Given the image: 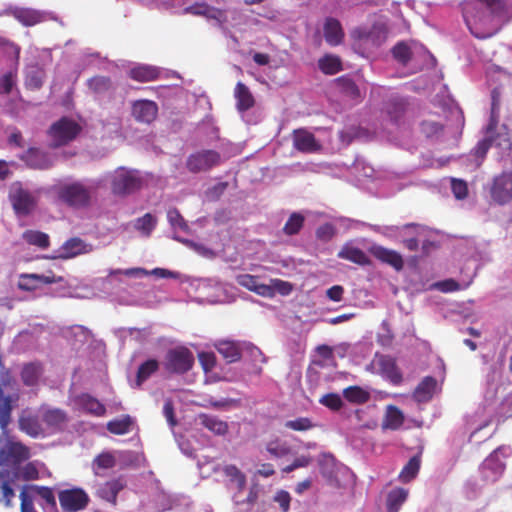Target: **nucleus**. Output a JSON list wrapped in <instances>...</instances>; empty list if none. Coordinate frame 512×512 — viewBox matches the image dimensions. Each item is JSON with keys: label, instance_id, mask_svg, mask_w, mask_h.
<instances>
[{"label": "nucleus", "instance_id": "f257e3e1", "mask_svg": "<svg viewBox=\"0 0 512 512\" xmlns=\"http://www.w3.org/2000/svg\"><path fill=\"white\" fill-rule=\"evenodd\" d=\"M462 11L468 28L478 38L495 35L512 19L507 0H469Z\"/></svg>", "mask_w": 512, "mask_h": 512}, {"label": "nucleus", "instance_id": "f03ea898", "mask_svg": "<svg viewBox=\"0 0 512 512\" xmlns=\"http://www.w3.org/2000/svg\"><path fill=\"white\" fill-rule=\"evenodd\" d=\"M51 190L57 202L71 208H85L91 203V190L80 181L59 183Z\"/></svg>", "mask_w": 512, "mask_h": 512}, {"label": "nucleus", "instance_id": "7ed1b4c3", "mask_svg": "<svg viewBox=\"0 0 512 512\" xmlns=\"http://www.w3.org/2000/svg\"><path fill=\"white\" fill-rule=\"evenodd\" d=\"M81 131L82 127L77 121L66 116L61 117L48 130V135L51 138L50 146L52 148L65 146L74 141Z\"/></svg>", "mask_w": 512, "mask_h": 512}, {"label": "nucleus", "instance_id": "20e7f679", "mask_svg": "<svg viewBox=\"0 0 512 512\" xmlns=\"http://www.w3.org/2000/svg\"><path fill=\"white\" fill-rule=\"evenodd\" d=\"M393 57L402 65L413 63L415 69H422L430 64L432 55L423 46L411 48L405 42H399L392 48Z\"/></svg>", "mask_w": 512, "mask_h": 512}, {"label": "nucleus", "instance_id": "39448f33", "mask_svg": "<svg viewBox=\"0 0 512 512\" xmlns=\"http://www.w3.org/2000/svg\"><path fill=\"white\" fill-rule=\"evenodd\" d=\"M143 179L136 170L117 168L111 175V189L115 195L125 196L139 190Z\"/></svg>", "mask_w": 512, "mask_h": 512}, {"label": "nucleus", "instance_id": "423d86ee", "mask_svg": "<svg viewBox=\"0 0 512 512\" xmlns=\"http://www.w3.org/2000/svg\"><path fill=\"white\" fill-rule=\"evenodd\" d=\"M15 384L16 380L11 370L5 367L2 359H0V428L2 430H6L8 427L13 410L12 403L18 399V397L13 399L10 395L5 396L3 388H12Z\"/></svg>", "mask_w": 512, "mask_h": 512}, {"label": "nucleus", "instance_id": "0eeeda50", "mask_svg": "<svg viewBox=\"0 0 512 512\" xmlns=\"http://www.w3.org/2000/svg\"><path fill=\"white\" fill-rule=\"evenodd\" d=\"M193 353L184 346L169 349L165 355L164 368L171 374L183 375L194 365Z\"/></svg>", "mask_w": 512, "mask_h": 512}, {"label": "nucleus", "instance_id": "6e6552de", "mask_svg": "<svg viewBox=\"0 0 512 512\" xmlns=\"http://www.w3.org/2000/svg\"><path fill=\"white\" fill-rule=\"evenodd\" d=\"M491 200L498 205L512 201V170H505L495 175L489 187Z\"/></svg>", "mask_w": 512, "mask_h": 512}, {"label": "nucleus", "instance_id": "1a4fd4ad", "mask_svg": "<svg viewBox=\"0 0 512 512\" xmlns=\"http://www.w3.org/2000/svg\"><path fill=\"white\" fill-rule=\"evenodd\" d=\"M508 447H498L481 464L480 472L486 481H496L505 470V463L502 458L508 456Z\"/></svg>", "mask_w": 512, "mask_h": 512}, {"label": "nucleus", "instance_id": "9d476101", "mask_svg": "<svg viewBox=\"0 0 512 512\" xmlns=\"http://www.w3.org/2000/svg\"><path fill=\"white\" fill-rule=\"evenodd\" d=\"M221 163V155L216 150H200L188 156L186 167L191 173L211 170Z\"/></svg>", "mask_w": 512, "mask_h": 512}, {"label": "nucleus", "instance_id": "9b49d317", "mask_svg": "<svg viewBox=\"0 0 512 512\" xmlns=\"http://www.w3.org/2000/svg\"><path fill=\"white\" fill-rule=\"evenodd\" d=\"M58 499L61 508L66 512H78L85 509L89 503L88 494L81 488L65 489L59 492Z\"/></svg>", "mask_w": 512, "mask_h": 512}, {"label": "nucleus", "instance_id": "f8f14e48", "mask_svg": "<svg viewBox=\"0 0 512 512\" xmlns=\"http://www.w3.org/2000/svg\"><path fill=\"white\" fill-rule=\"evenodd\" d=\"M31 457L30 448L19 441H9L0 450V465L11 463L13 469Z\"/></svg>", "mask_w": 512, "mask_h": 512}, {"label": "nucleus", "instance_id": "ddd939ff", "mask_svg": "<svg viewBox=\"0 0 512 512\" xmlns=\"http://www.w3.org/2000/svg\"><path fill=\"white\" fill-rule=\"evenodd\" d=\"M5 13L14 17L19 23L26 27L34 26L52 19V15L49 12L17 6L8 7Z\"/></svg>", "mask_w": 512, "mask_h": 512}, {"label": "nucleus", "instance_id": "4468645a", "mask_svg": "<svg viewBox=\"0 0 512 512\" xmlns=\"http://www.w3.org/2000/svg\"><path fill=\"white\" fill-rule=\"evenodd\" d=\"M10 201L17 215H29L37 205V198L27 189L15 188L10 194Z\"/></svg>", "mask_w": 512, "mask_h": 512}, {"label": "nucleus", "instance_id": "2eb2a0df", "mask_svg": "<svg viewBox=\"0 0 512 512\" xmlns=\"http://www.w3.org/2000/svg\"><path fill=\"white\" fill-rule=\"evenodd\" d=\"M131 111L137 122L150 124L158 115V105L152 100H136L132 103Z\"/></svg>", "mask_w": 512, "mask_h": 512}, {"label": "nucleus", "instance_id": "dca6fc26", "mask_svg": "<svg viewBox=\"0 0 512 512\" xmlns=\"http://www.w3.org/2000/svg\"><path fill=\"white\" fill-rule=\"evenodd\" d=\"M184 13L215 20L220 26L227 22L226 12L207 3H195L184 8Z\"/></svg>", "mask_w": 512, "mask_h": 512}, {"label": "nucleus", "instance_id": "f3484780", "mask_svg": "<svg viewBox=\"0 0 512 512\" xmlns=\"http://www.w3.org/2000/svg\"><path fill=\"white\" fill-rule=\"evenodd\" d=\"M369 252L377 260L393 267L396 271H401L404 267L402 255L395 250L374 244L369 248Z\"/></svg>", "mask_w": 512, "mask_h": 512}, {"label": "nucleus", "instance_id": "a211bd4d", "mask_svg": "<svg viewBox=\"0 0 512 512\" xmlns=\"http://www.w3.org/2000/svg\"><path fill=\"white\" fill-rule=\"evenodd\" d=\"M293 147L302 153H315L321 149L315 136L306 129H296L292 134Z\"/></svg>", "mask_w": 512, "mask_h": 512}, {"label": "nucleus", "instance_id": "6ab92c4d", "mask_svg": "<svg viewBox=\"0 0 512 512\" xmlns=\"http://www.w3.org/2000/svg\"><path fill=\"white\" fill-rule=\"evenodd\" d=\"M44 373V365L40 361L26 362L21 366L19 376L26 387H36Z\"/></svg>", "mask_w": 512, "mask_h": 512}, {"label": "nucleus", "instance_id": "aec40b11", "mask_svg": "<svg viewBox=\"0 0 512 512\" xmlns=\"http://www.w3.org/2000/svg\"><path fill=\"white\" fill-rule=\"evenodd\" d=\"M21 159L32 169L47 170L50 169L54 162L49 153L39 148H29L21 157Z\"/></svg>", "mask_w": 512, "mask_h": 512}, {"label": "nucleus", "instance_id": "412c9836", "mask_svg": "<svg viewBox=\"0 0 512 512\" xmlns=\"http://www.w3.org/2000/svg\"><path fill=\"white\" fill-rule=\"evenodd\" d=\"M126 482L122 477L106 481L95 487V495L107 502L116 504L118 493L124 489Z\"/></svg>", "mask_w": 512, "mask_h": 512}, {"label": "nucleus", "instance_id": "4be33fe9", "mask_svg": "<svg viewBox=\"0 0 512 512\" xmlns=\"http://www.w3.org/2000/svg\"><path fill=\"white\" fill-rule=\"evenodd\" d=\"M18 426L20 431L27 434L31 438L44 436V430L38 419V416L28 411H22L18 418Z\"/></svg>", "mask_w": 512, "mask_h": 512}, {"label": "nucleus", "instance_id": "5701e85b", "mask_svg": "<svg viewBox=\"0 0 512 512\" xmlns=\"http://www.w3.org/2000/svg\"><path fill=\"white\" fill-rule=\"evenodd\" d=\"M92 251V245L85 243L79 237H73L63 243L60 248V258L70 259L81 254H87Z\"/></svg>", "mask_w": 512, "mask_h": 512}, {"label": "nucleus", "instance_id": "b1692460", "mask_svg": "<svg viewBox=\"0 0 512 512\" xmlns=\"http://www.w3.org/2000/svg\"><path fill=\"white\" fill-rule=\"evenodd\" d=\"M437 390V381L431 376L423 378L412 393V398L417 403H426L432 399Z\"/></svg>", "mask_w": 512, "mask_h": 512}, {"label": "nucleus", "instance_id": "393cba45", "mask_svg": "<svg viewBox=\"0 0 512 512\" xmlns=\"http://www.w3.org/2000/svg\"><path fill=\"white\" fill-rule=\"evenodd\" d=\"M337 257L360 266H368L371 264L366 253L360 248L354 247L351 243H345L338 252Z\"/></svg>", "mask_w": 512, "mask_h": 512}, {"label": "nucleus", "instance_id": "a878e982", "mask_svg": "<svg viewBox=\"0 0 512 512\" xmlns=\"http://www.w3.org/2000/svg\"><path fill=\"white\" fill-rule=\"evenodd\" d=\"M324 38L330 46H337L342 43L344 39V31L341 23L332 17L325 20L324 27Z\"/></svg>", "mask_w": 512, "mask_h": 512}, {"label": "nucleus", "instance_id": "bb28decb", "mask_svg": "<svg viewBox=\"0 0 512 512\" xmlns=\"http://www.w3.org/2000/svg\"><path fill=\"white\" fill-rule=\"evenodd\" d=\"M450 135L459 139L465 126V117L462 109L457 103L450 100Z\"/></svg>", "mask_w": 512, "mask_h": 512}, {"label": "nucleus", "instance_id": "cd10ccee", "mask_svg": "<svg viewBox=\"0 0 512 512\" xmlns=\"http://www.w3.org/2000/svg\"><path fill=\"white\" fill-rule=\"evenodd\" d=\"M128 75L131 79L138 82H150L160 77V70L151 65H138L131 68Z\"/></svg>", "mask_w": 512, "mask_h": 512}, {"label": "nucleus", "instance_id": "c85d7f7f", "mask_svg": "<svg viewBox=\"0 0 512 512\" xmlns=\"http://www.w3.org/2000/svg\"><path fill=\"white\" fill-rule=\"evenodd\" d=\"M200 424L217 436H224L228 433L229 425L226 421L221 420L217 416L200 414L198 416Z\"/></svg>", "mask_w": 512, "mask_h": 512}, {"label": "nucleus", "instance_id": "c756f323", "mask_svg": "<svg viewBox=\"0 0 512 512\" xmlns=\"http://www.w3.org/2000/svg\"><path fill=\"white\" fill-rule=\"evenodd\" d=\"M234 96L237 101V109L240 112H245L251 109L255 104V99L250 92L249 88L242 82H238L235 86Z\"/></svg>", "mask_w": 512, "mask_h": 512}, {"label": "nucleus", "instance_id": "7c9ffc66", "mask_svg": "<svg viewBox=\"0 0 512 512\" xmlns=\"http://www.w3.org/2000/svg\"><path fill=\"white\" fill-rule=\"evenodd\" d=\"M76 402L86 412L93 414L94 416L101 417L106 413L105 406L87 393H83L76 398Z\"/></svg>", "mask_w": 512, "mask_h": 512}, {"label": "nucleus", "instance_id": "2f4dec72", "mask_svg": "<svg viewBox=\"0 0 512 512\" xmlns=\"http://www.w3.org/2000/svg\"><path fill=\"white\" fill-rule=\"evenodd\" d=\"M42 420L53 431H59L65 426L68 417L65 411L55 408L46 410Z\"/></svg>", "mask_w": 512, "mask_h": 512}, {"label": "nucleus", "instance_id": "473e14b6", "mask_svg": "<svg viewBox=\"0 0 512 512\" xmlns=\"http://www.w3.org/2000/svg\"><path fill=\"white\" fill-rule=\"evenodd\" d=\"M421 467V454L418 453L411 457L409 461L404 465L401 472L398 475V480L401 483L407 484L414 480Z\"/></svg>", "mask_w": 512, "mask_h": 512}, {"label": "nucleus", "instance_id": "72a5a7b5", "mask_svg": "<svg viewBox=\"0 0 512 512\" xmlns=\"http://www.w3.org/2000/svg\"><path fill=\"white\" fill-rule=\"evenodd\" d=\"M236 282L240 286L245 287L248 290L253 291L261 296H266L271 291L269 286L265 284H260L258 282V277L254 275L240 274L236 277Z\"/></svg>", "mask_w": 512, "mask_h": 512}, {"label": "nucleus", "instance_id": "f704fd0d", "mask_svg": "<svg viewBox=\"0 0 512 512\" xmlns=\"http://www.w3.org/2000/svg\"><path fill=\"white\" fill-rule=\"evenodd\" d=\"M409 491L402 487L392 489L386 498V511L398 512L408 498Z\"/></svg>", "mask_w": 512, "mask_h": 512}, {"label": "nucleus", "instance_id": "c9c22d12", "mask_svg": "<svg viewBox=\"0 0 512 512\" xmlns=\"http://www.w3.org/2000/svg\"><path fill=\"white\" fill-rule=\"evenodd\" d=\"M405 417L403 412L394 405H389L387 407L383 422L382 428L389 430H397L404 423Z\"/></svg>", "mask_w": 512, "mask_h": 512}, {"label": "nucleus", "instance_id": "e433bc0d", "mask_svg": "<svg viewBox=\"0 0 512 512\" xmlns=\"http://www.w3.org/2000/svg\"><path fill=\"white\" fill-rule=\"evenodd\" d=\"M382 373L395 385L402 382V373L391 357H382L379 361Z\"/></svg>", "mask_w": 512, "mask_h": 512}, {"label": "nucleus", "instance_id": "4c0bfd02", "mask_svg": "<svg viewBox=\"0 0 512 512\" xmlns=\"http://www.w3.org/2000/svg\"><path fill=\"white\" fill-rule=\"evenodd\" d=\"M216 349L228 363L236 362L241 358V351L236 342L220 341L217 343Z\"/></svg>", "mask_w": 512, "mask_h": 512}, {"label": "nucleus", "instance_id": "58836bf2", "mask_svg": "<svg viewBox=\"0 0 512 512\" xmlns=\"http://www.w3.org/2000/svg\"><path fill=\"white\" fill-rule=\"evenodd\" d=\"M40 474L35 462H28L24 466H17L13 469L11 480L22 479L23 481H34L39 479Z\"/></svg>", "mask_w": 512, "mask_h": 512}, {"label": "nucleus", "instance_id": "ea45409f", "mask_svg": "<svg viewBox=\"0 0 512 512\" xmlns=\"http://www.w3.org/2000/svg\"><path fill=\"white\" fill-rule=\"evenodd\" d=\"M319 69L326 75H335L342 71L341 59L332 54H326L318 60Z\"/></svg>", "mask_w": 512, "mask_h": 512}, {"label": "nucleus", "instance_id": "a19ab883", "mask_svg": "<svg viewBox=\"0 0 512 512\" xmlns=\"http://www.w3.org/2000/svg\"><path fill=\"white\" fill-rule=\"evenodd\" d=\"M336 85L343 95L352 99V100H360L361 93L356 85V83L349 77L341 76L336 79Z\"/></svg>", "mask_w": 512, "mask_h": 512}, {"label": "nucleus", "instance_id": "79ce46f5", "mask_svg": "<svg viewBox=\"0 0 512 512\" xmlns=\"http://www.w3.org/2000/svg\"><path fill=\"white\" fill-rule=\"evenodd\" d=\"M159 369V362L156 359H148L143 362L137 370L136 374V386L141 387V385L150 378L151 375L156 373Z\"/></svg>", "mask_w": 512, "mask_h": 512}, {"label": "nucleus", "instance_id": "37998d69", "mask_svg": "<svg viewBox=\"0 0 512 512\" xmlns=\"http://www.w3.org/2000/svg\"><path fill=\"white\" fill-rule=\"evenodd\" d=\"M500 104H501V92H500L499 88H494L491 91V115H490L489 124L487 126L488 133H490L491 131H494L498 125Z\"/></svg>", "mask_w": 512, "mask_h": 512}, {"label": "nucleus", "instance_id": "c03bdc74", "mask_svg": "<svg viewBox=\"0 0 512 512\" xmlns=\"http://www.w3.org/2000/svg\"><path fill=\"white\" fill-rule=\"evenodd\" d=\"M344 398L353 404H364L369 401L370 393L360 386H349L343 390Z\"/></svg>", "mask_w": 512, "mask_h": 512}, {"label": "nucleus", "instance_id": "a18cd8bd", "mask_svg": "<svg viewBox=\"0 0 512 512\" xmlns=\"http://www.w3.org/2000/svg\"><path fill=\"white\" fill-rule=\"evenodd\" d=\"M133 420L129 415L111 420L107 423V430L114 435H124L131 431Z\"/></svg>", "mask_w": 512, "mask_h": 512}, {"label": "nucleus", "instance_id": "49530a36", "mask_svg": "<svg viewBox=\"0 0 512 512\" xmlns=\"http://www.w3.org/2000/svg\"><path fill=\"white\" fill-rule=\"evenodd\" d=\"M491 147L492 140L485 137L484 139L480 140L473 148L470 156L473 157L475 169H478L483 164L484 159L486 158V155Z\"/></svg>", "mask_w": 512, "mask_h": 512}, {"label": "nucleus", "instance_id": "de8ad7c7", "mask_svg": "<svg viewBox=\"0 0 512 512\" xmlns=\"http://www.w3.org/2000/svg\"><path fill=\"white\" fill-rule=\"evenodd\" d=\"M157 225V218L151 213H146L135 220L134 228L142 235L149 237Z\"/></svg>", "mask_w": 512, "mask_h": 512}, {"label": "nucleus", "instance_id": "09e8293b", "mask_svg": "<svg viewBox=\"0 0 512 512\" xmlns=\"http://www.w3.org/2000/svg\"><path fill=\"white\" fill-rule=\"evenodd\" d=\"M223 473L226 477L229 478L231 483H235L236 487L239 491H242L246 486V475L240 471V469L233 465H225L223 467Z\"/></svg>", "mask_w": 512, "mask_h": 512}, {"label": "nucleus", "instance_id": "8fccbe9b", "mask_svg": "<svg viewBox=\"0 0 512 512\" xmlns=\"http://www.w3.org/2000/svg\"><path fill=\"white\" fill-rule=\"evenodd\" d=\"M23 238L28 244L41 249H46L50 245L48 234L41 231L28 230L23 234Z\"/></svg>", "mask_w": 512, "mask_h": 512}, {"label": "nucleus", "instance_id": "3c124183", "mask_svg": "<svg viewBox=\"0 0 512 512\" xmlns=\"http://www.w3.org/2000/svg\"><path fill=\"white\" fill-rule=\"evenodd\" d=\"M305 222V217L299 212H293L286 221L283 232L288 236L296 235L300 232Z\"/></svg>", "mask_w": 512, "mask_h": 512}, {"label": "nucleus", "instance_id": "603ef678", "mask_svg": "<svg viewBox=\"0 0 512 512\" xmlns=\"http://www.w3.org/2000/svg\"><path fill=\"white\" fill-rule=\"evenodd\" d=\"M93 470L98 474V470L111 469L116 465V459L111 452H103L93 460Z\"/></svg>", "mask_w": 512, "mask_h": 512}, {"label": "nucleus", "instance_id": "864d4df0", "mask_svg": "<svg viewBox=\"0 0 512 512\" xmlns=\"http://www.w3.org/2000/svg\"><path fill=\"white\" fill-rule=\"evenodd\" d=\"M43 80L44 71L37 67H34L26 74L25 86L30 90H38L42 87Z\"/></svg>", "mask_w": 512, "mask_h": 512}, {"label": "nucleus", "instance_id": "5fc2aeb1", "mask_svg": "<svg viewBox=\"0 0 512 512\" xmlns=\"http://www.w3.org/2000/svg\"><path fill=\"white\" fill-rule=\"evenodd\" d=\"M10 479H2L0 484V503L4 504L5 507L10 508L13 506V498L15 497V491L11 486Z\"/></svg>", "mask_w": 512, "mask_h": 512}, {"label": "nucleus", "instance_id": "6e6d98bb", "mask_svg": "<svg viewBox=\"0 0 512 512\" xmlns=\"http://www.w3.org/2000/svg\"><path fill=\"white\" fill-rule=\"evenodd\" d=\"M88 87L94 93H104L111 88V79L106 76H95L88 80Z\"/></svg>", "mask_w": 512, "mask_h": 512}, {"label": "nucleus", "instance_id": "4d7b16f0", "mask_svg": "<svg viewBox=\"0 0 512 512\" xmlns=\"http://www.w3.org/2000/svg\"><path fill=\"white\" fill-rule=\"evenodd\" d=\"M493 131L490 133L487 132V138L492 140V146L499 147L504 152L510 153L512 150V143L508 133H497L496 135H492Z\"/></svg>", "mask_w": 512, "mask_h": 512}, {"label": "nucleus", "instance_id": "13d9d810", "mask_svg": "<svg viewBox=\"0 0 512 512\" xmlns=\"http://www.w3.org/2000/svg\"><path fill=\"white\" fill-rule=\"evenodd\" d=\"M39 274H22L18 281V288L23 291H34L39 288Z\"/></svg>", "mask_w": 512, "mask_h": 512}, {"label": "nucleus", "instance_id": "bf43d9fd", "mask_svg": "<svg viewBox=\"0 0 512 512\" xmlns=\"http://www.w3.org/2000/svg\"><path fill=\"white\" fill-rule=\"evenodd\" d=\"M450 186L452 193L457 200H464L468 197L469 189L466 181L457 178H450Z\"/></svg>", "mask_w": 512, "mask_h": 512}, {"label": "nucleus", "instance_id": "052dcab7", "mask_svg": "<svg viewBox=\"0 0 512 512\" xmlns=\"http://www.w3.org/2000/svg\"><path fill=\"white\" fill-rule=\"evenodd\" d=\"M30 489L33 490L41 499H43L48 506L56 507V498L53 489L47 486L32 485Z\"/></svg>", "mask_w": 512, "mask_h": 512}, {"label": "nucleus", "instance_id": "680f3d73", "mask_svg": "<svg viewBox=\"0 0 512 512\" xmlns=\"http://www.w3.org/2000/svg\"><path fill=\"white\" fill-rule=\"evenodd\" d=\"M167 219L173 228H178L182 231H188L189 227L179 210L176 208H170L167 211Z\"/></svg>", "mask_w": 512, "mask_h": 512}, {"label": "nucleus", "instance_id": "e2e57ef3", "mask_svg": "<svg viewBox=\"0 0 512 512\" xmlns=\"http://www.w3.org/2000/svg\"><path fill=\"white\" fill-rule=\"evenodd\" d=\"M284 426L293 431H307L313 427V424L309 418L299 417L295 420L286 421Z\"/></svg>", "mask_w": 512, "mask_h": 512}, {"label": "nucleus", "instance_id": "0e129e2a", "mask_svg": "<svg viewBox=\"0 0 512 512\" xmlns=\"http://www.w3.org/2000/svg\"><path fill=\"white\" fill-rule=\"evenodd\" d=\"M336 234V228L331 223H324L316 229V237L323 242L330 241Z\"/></svg>", "mask_w": 512, "mask_h": 512}, {"label": "nucleus", "instance_id": "69168bd1", "mask_svg": "<svg viewBox=\"0 0 512 512\" xmlns=\"http://www.w3.org/2000/svg\"><path fill=\"white\" fill-rule=\"evenodd\" d=\"M320 403L334 411L340 410L343 405L341 397L336 393L323 395L320 399Z\"/></svg>", "mask_w": 512, "mask_h": 512}, {"label": "nucleus", "instance_id": "338daca9", "mask_svg": "<svg viewBox=\"0 0 512 512\" xmlns=\"http://www.w3.org/2000/svg\"><path fill=\"white\" fill-rule=\"evenodd\" d=\"M267 451L274 457H283L290 453V448L279 440L270 441L266 447Z\"/></svg>", "mask_w": 512, "mask_h": 512}, {"label": "nucleus", "instance_id": "774afa93", "mask_svg": "<svg viewBox=\"0 0 512 512\" xmlns=\"http://www.w3.org/2000/svg\"><path fill=\"white\" fill-rule=\"evenodd\" d=\"M117 274H123L127 277L132 278H142L147 276L149 273L144 268L136 267V268H128V269H114L110 270L109 276H114Z\"/></svg>", "mask_w": 512, "mask_h": 512}]
</instances>
